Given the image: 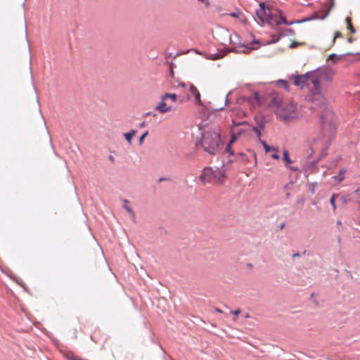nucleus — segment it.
Returning <instances> with one entry per match:
<instances>
[{
  "label": "nucleus",
  "instance_id": "obj_1",
  "mask_svg": "<svg viewBox=\"0 0 360 360\" xmlns=\"http://www.w3.org/2000/svg\"><path fill=\"white\" fill-rule=\"evenodd\" d=\"M207 124L198 125V129L201 134L199 143L205 152L211 155H217L221 151L224 141L221 140L220 132L207 129Z\"/></svg>",
  "mask_w": 360,
  "mask_h": 360
},
{
  "label": "nucleus",
  "instance_id": "obj_2",
  "mask_svg": "<svg viewBox=\"0 0 360 360\" xmlns=\"http://www.w3.org/2000/svg\"><path fill=\"white\" fill-rule=\"evenodd\" d=\"M259 8L255 11L256 16L259 19L262 24H268L271 29L278 31L277 22H279L280 15H283L281 9H276L274 12L271 11L270 8L266 5L265 2L259 4Z\"/></svg>",
  "mask_w": 360,
  "mask_h": 360
},
{
  "label": "nucleus",
  "instance_id": "obj_3",
  "mask_svg": "<svg viewBox=\"0 0 360 360\" xmlns=\"http://www.w3.org/2000/svg\"><path fill=\"white\" fill-rule=\"evenodd\" d=\"M308 72H312L308 77L307 81H310L311 84L314 85V88L312 89V94L309 97V100L314 101V99L317 98L320 103L323 102L324 98L323 96L321 94V85L320 82L322 80L323 77L320 74V70L319 68L313 70L309 71Z\"/></svg>",
  "mask_w": 360,
  "mask_h": 360
},
{
  "label": "nucleus",
  "instance_id": "obj_4",
  "mask_svg": "<svg viewBox=\"0 0 360 360\" xmlns=\"http://www.w3.org/2000/svg\"><path fill=\"white\" fill-rule=\"evenodd\" d=\"M223 35L226 38V39L221 43L225 46H226L227 44H232L233 45H238L239 47H245L248 50L255 49L254 47L250 46V44H246L245 42H243L240 36L236 32H234L233 36H232L229 30H224Z\"/></svg>",
  "mask_w": 360,
  "mask_h": 360
},
{
  "label": "nucleus",
  "instance_id": "obj_5",
  "mask_svg": "<svg viewBox=\"0 0 360 360\" xmlns=\"http://www.w3.org/2000/svg\"><path fill=\"white\" fill-rule=\"evenodd\" d=\"M217 171H214L210 167H205L199 176V179L203 183H210L217 179Z\"/></svg>",
  "mask_w": 360,
  "mask_h": 360
},
{
  "label": "nucleus",
  "instance_id": "obj_6",
  "mask_svg": "<svg viewBox=\"0 0 360 360\" xmlns=\"http://www.w3.org/2000/svg\"><path fill=\"white\" fill-rule=\"evenodd\" d=\"M230 52L244 53H248L245 50H243V51L238 50L236 46H232L230 48H228L226 46L224 48V51L217 52L214 54H212V55H211V57L210 58L212 60H219V59L224 58L227 53H230Z\"/></svg>",
  "mask_w": 360,
  "mask_h": 360
},
{
  "label": "nucleus",
  "instance_id": "obj_7",
  "mask_svg": "<svg viewBox=\"0 0 360 360\" xmlns=\"http://www.w3.org/2000/svg\"><path fill=\"white\" fill-rule=\"evenodd\" d=\"M312 72H306L304 75H298L292 76V77L294 78V85L296 86H300L301 88H303L304 85L307 82V77Z\"/></svg>",
  "mask_w": 360,
  "mask_h": 360
},
{
  "label": "nucleus",
  "instance_id": "obj_8",
  "mask_svg": "<svg viewBox=\"0 0 360 360\" xmlns=\"http://www.w3.org/2000/svg\"><path fill=\"white\" fill-rule=\"evenodd\" d=\"M319 69L320 70L321 75L323 77L322 80L330 81L332 79V77L333 75L332 69L329 67L319 68Z\"/></svg>",
  "mask_w": 360,
  "mask_h": 360
},
{
  "label": "nucleus",
  "instance_id": "obj_9",
  "mask_svg": "<svg viewBox=\"0 0 360 360\" xmlns=\"http://www.w3.org/2000/svg\"><path fill=\"white\" fill-rule=\"evenodd\" d=\"M331 10L328 8L327 11L325 13L324 15L320 16L319 15L317 12H314L311 16L305 18L306 22H309L314 20H325L327 16L329 15Z\"/></svg>",
  "mask_w": 360,
  "mask_h": 360
},
{
  "label": "nucleus",
  "instance_id": "obj_10",
  "mask_svg": "<svg viewBox=\"0 0 360 360\" xmlns=\"http://www.w3.org/2000/svg\"><path fill=\"white\" fill-rule=\"evenodd\" d=\"M354 54L351 52H348L341 55H337L335 53H331L327 60H330L333 64L336 63L338 60L342 59L346 56H353Z\"/></svg>",
  "mask_w": 360,
  "mask_h": 360
},
{
  "label": "nucleus",
  "instance_id": "obj_11",
  "mask_svg": "<svg viewBox=\"0 0 360 360\" xmlns=\"http://www.w3.org/2000/svg\"><path fill=\"white\" fill-rule=\"evenodd\" d=\"M190 91L195 96L196 103L199 105H203L202 102L200 99V94L198 89L193 84H191Z\"/></svg>",
  "mask_w": 360,
  "mask_h": 360
},
{
  "label": "nucleus",
  "instance_id": "obj_12",
  "mask_svg": "<svg viewBox=\"0 0 360 360\" xmlns=\"http://www.w3.org/2000/svg\"><path fill=\"white\" fill-rule=\"evenodd\" d=\"M172 108L171 106H167L165 101L162 100L159 104L155 108V110H158L161 113H165L169 111H171Z\"/></svg>",
  "mask_w": 360,
  "mask_h": 360
},
{
  "label": "nucleus",
  "instance_id": "obj_13",
  "mask_svg": "<svg viewBox=\"0 0 360 360\" xmlns=\"http://www.w3.org/2000/svg\"><path fill=\"white\" fill-rule=\"evenodd\" d=\"M234 160H240L241 162H247L248 157L247 155L242 152L238 153L236 154L234 159H229L228 162H233Z\"/></svg>",
  "mask_w": 360,
  "mask_h": 360
},
{
  "label": "nucleus",
  "instance_id": "obj_14",
  "mask_svg": "<svg viewBox=\"0 0 360 360\" xmlns=\"http://www.w3.org/2000/svg\"><path fill=\"white\" fill-rule=\"evenodd\" d=\"M278 115L281 120H290L292 117L290 112H285L284 109H278Z\"/></svg>",
  "mask_w": 360,
  "mask_h": 360
},
{
  "label": "nucleus",
  "instance_id": "obj_15",
  "mask_svg": "<svg viewBox=\"0 0 360 360\" xmlns=\"http://www.w3.org/2000/svg\"><path fill=\"white\" fill-rule=\"evenodd\" d=\"M123 202L124 203L123 205L124 209H125L127 211V212L131 215V217L133 219H134L136 217V214H135V212H134V210H132V208L128 205V204L129 203V201L127 199H124V200H123Z\"/></svg>",
  "mask_w": 360,
  "mask_h": 360
},
{
  "label": "nucleus",
  "instance_id": "obj_16",
  "mask_svg": "<svg viewBox=\"0 0 360 360\" xmlns=\"http://www.w3.org/2000/svg\"><path fill=\"white\" fill-rule=\"evenodd\" d=\"M295 32L292 28H285L284 30L281 31L280 30V36L285 37V36H295Z\"/></svg>",
  "mask_w": 360,
  "mask_h": 360
},
{
  "label": "nucleus",
  "instance_id": "obj_17",
  "mask_svg": "<svg viewBox=\"0 0 360 360\" xmlns=\"http://www.w3.org/2000/svg\"><path fill=\"white\" fill-rule=\"evenodd\" d=\"M162 100L165 101L167 98H170L172 101L176 102L178 96L175 93H166L161 97Z\"/></svg>",
  "mask_w": 360,
  "mask_h": 360
},
{
  "label": "nucleus",
  "instance_id": "obj_18",
  "mask_svg": "<svg viewBox=\"0 0 360 360\" xmlns=\"http://www.w3.org/2000/svg\"><path fill=\"white\" fill-rule=\"evenodd\" d=\"M283 160L285 162V166L288 167V165L292 162L290 158L289 153L287 150H284L283 153Z\"/></svg>",
  "mask_w": 360,
  "mask_h": 360
},
{
  "label": "nucleus",
  "instance_id": "obj_19",
  "mask_svg": "<svg viewBox=\"0 0 360 360\" xmlns=\"http://www.w3.org/2000/svg\"><path fill=\"white\" fill-rule=\"evenodd\" d=\"M276 83L278 86H281L285 90H288L289 88V82L285 79H278Z\"/></svg>",
  "mask_w": 360,
  "mask_h": 360
},
{
  "label": "nucleus",
  "instance_id": "obj_20",
  "mask_svg": "<svg viewBox=\"0 0 360 360\" xmlns=\"http://www.w3.org/2000/svg\"><path fill=\"white\" fill-rule=\"evenodd\" d=\"M279 22H277V25H281L285 24V25H294L293 20L292 21H288L287 20L286 18L283 15H280V20Z\"/></svg>",
  "mask_w": 360,
  "mask_h": 360
},
{
  "label": "nucleus",
  "instance_id": "obj_21",
  "mask_svg": "<svg viewBox=\"0 0 360 360\" xmlns=\"http://www.w3.org/2000/svg\"><path fill=\"white\" fill-rule=\"evenodd\" d=\"M225 152L229 154V157L233 156L235 158L236 154L234 153L233 149L232 148V145L227 143L225 147Z\"/></svg>",
  "mask_w": 360,
  "mask_h": 360
},
{
  "label": "nucleus",
  "instance_id": "obj_22",
  "mask_svg": "<svg viewBox=\"0 0 360 360\" xmlns=\"http://www.w3.org/2000/svg\"><path fill=\"white\" fill-rule=\"evenodd\" d=\"M346 170L345 169H341L339 172V174L337 176H334V179L337 180L338 182H341L345 176L344 174L345 173Z\"/></svg>",
  "mask_w": 360,
  "mask_h": 360
},
{
  "label": "nucleus",
  "instance_id": "obj_23",
  "mask_svg": "<svg viewBox=\"0 0 360 360\" xmlns=\"http://www.w3.org/2000/svg\"><path fill=\"white\" fill-rule=\"evenodd\" d=\"M255 120L257 124V125L255 127H257L258 129H259L260 130H263L265 127V123L261 119L258 118L257 117H255Z\"/></svg>",
  "mask_w": 360,
  "mask_h": 360
},
{
  "label": "nucleus",
  "instance_id": "obj_24",
  "mask_svg": "<svg viewBox=\"0 0 360 360\" xmlns=\"http://www.w3.org/2000/svg\"><path fill=\"white\" fill-rule=\"evenodd\" d=\"M346 22L347 24V29L353 34H354L356 32V30L355 28L353 27L352 24V22H351V18H349V17H347L346 19Z\"/></svg>",
  "mask_w": 360,
  "mask_h": 360
},
{
  "label": "nucleus",
  "instance_id": "obj_25",
  "mask_svg": "<svg viewBox=\"0 0 360 360\" xmlns=\"http://www.w3.org/2000/svg\"><path fill=\"white\" fill-rule=\"evenodd\" d=\"M281 101L277 98H272L270 102V105H276L277 107L281 106Z\"/></svg>",
  "mask_w": 360,
  "mask_h": 360
},
{
  "label": "nucleus",
  "instance_id": "obj_26",
  "mask_svg": "<svg viewBox=\"0 0 360 360\" xmlns=\"http://www.w3.org/2000/svg\"><path fill=\"white\" fill-rule=\"evenodd\" d=\"M276 32H278V35H276V34L271 35V41L270 42L271 44H274V43L278 42L280 40L281 37H282V36H280V30H278V31H276Z\"/></svg>",
  "mask_w": 360,
  "mask_h": 360
},
{
  "label": "nucleus",
  "instance_id": "obj_27",
  "mask_svg": "<svg viewBox=\"0 0 360 360\" xmlns=\"http://www.w3.org/2000/svg\"><path fill=\"white\" fill-rule=\"evenodd\" d=\"M338 196L337 194H333L330 199V203L331 206L333 207V210H336V204H335V198Z\"/></svg>",
  "mask_w": 360,
  "mask_h": 360
},
{
  "label": "nucleus",
  "instance_id": "obj_28",
  "mask_svg": "<svg viewBox=\"0 0 360 360\" xmlns=\"http://www.w3.org/2000/svg\"><path fill=\"white\" fill-rule=\"evenodd\" d=\"M124 137L128 143H129V144L131 143L132 139H133L132 136H131L129 133L127 132V133L124 134Z\"/></svg>",
  "mask_w": 360,
  "mask_h": 360
},
{
  "label": "nucleus",
  "instance_id": "obj_29",
  "mask_svg": "<svg viewBox=\"0 0 360 360\" xmlns=\"http://www.w3.org/2000/svg\"><path fill=\"white\" fill-rule=\"evenodd\" d=\"M252 130L254 132H255V133H256L257 136V138H258V139H259V138L261 137V135H262L261 131H262V130H260L259 129H258L257 127H255V126H253V127H252Z\"/></svg>",
  "mask_w": 360,
  "mask_h": 360
},
{
  "label": "nucleus",
  "instance_id": "obj_30",
  "mask_svg": "<svg viewBox=\"0 0 360 360\" xmlns=\"http://www.w3.org/2000/svg\"><path fill=\"white\" fill-rule=\"evenodd\" d=\"M217 179H218L219 181H222L226 176L225 173L224 172H222L221 171L217 172Z\"/></svg>",
  "mask_w": 360,
  "mask_h": 360
},
{
  "label": "nucleus",
  "instance_id": "obj_31",
  "mask_svg": "<svg viewBox=\"0 0 360 360\" xmlns=\"http://www.w3.org/2000/svg\"><path fill=\"white\" fill-rule=\"evenodd\" d=\"M237 139L238 136L236 134H233L228 143L233 145L236 141Z\"/></svg>",
  "mask_w": 360,
  "mask_h": 360
},
{
  "label": "nucleus",
  "instance_id": "obj_32",
  "mask_svg": "<svg viewBox=\"0 0 360 360\" xmlns=\"http://www.w3.org/2000/svg\"><path fill=\"white\" fill-rule=\"evenodd\" d=\"M148 135V131H145L143 134L141 135V136L139 137V144L140 145H141L143 143V140Z\"/></svg>",
  "mask_w": 360,
  "mask_h": 360
},
{
  "label": "nucleus",
  "instance_id": "obj_33",
  "mask_svg": "<svg viewBox=\"0 0 360 360\" xmlns=\"http://www.w3.org/2000/svg\"><path fill=\"white\" fill-rule=\"evenodd\" d=\"M265 152L267 153L271 150H274L278 152V149L276 148L274 146H271L269 145L266 146V147L264 148Z\"/></svg>",
  "mask_w": 360,
  "mask_h": 360
},
{
  "label": "nucleus",
  "instance_id": "obj_34",
  "mask_svg": "<svg viewBox=\"0 0 360 360\" xmlns=\"http://www.w3.org/2000/svg\"><path fill=\"white\" fill-rule=\"evenodd\" d=\"M254 99H255L258 104H261L260 102V96L258 91H255L254 93Z\"/></svg>",
  "mask_w": 360,
  "mask_h": 360
},
{
  "label": "nucleus",
  "instance_id": "obj_35",
  "mask_svg": "<svg viewBox=\"0 0 360 360\" xmlns=\"http://www.w3.org/2000/svg\"><path fill=\"white\" fill-rule=\"evenodd\" d=\"M229 94H231V92H229V93L226 95V96L224 105V106H222V107H220V108H217V109H216V110H217V111H221V110H224V106H225L226 105H227V103H228V101H229V100H228V96H229Z\"/></svg>",
  "mask_w": 360,
  "mask_h": 360
},
{
  "label": "nucleus",
  "instance_id": "obj_36",
  "mask_svg": "<svg viewBox=\"0 0 360 360\" xmlns=\"http://www.w3.org/2000/svg\"><path fill=\"white\" fill-rule=\"evenodd\" d=\"M339 37H342V34L340 32H336L335 33L334 37L333 39V44H334L335 41V39Z\"/></svg>",
  "mask_w": 360,
  "mask_h": 360
},
{
  "label": "nucleus",
  "instance_id": "obj_37",
  "mask_svg": "<svg viewBox=\"0 0 360 360\" xmlns=\"http://www.w3.org/2000/svg\"><path fill=\"white\" fill-rule=\"evenodd\" d=\"M248 124V122L247 121H243L240 122H236L233 121V124L236 127H239L241 125H246Z\"/></svg>",
  "mask_w": 360,
  "mask_h": 360
},
{
  "label": "nucleus",
  "instance_id": "obj_38",
  "mask_svg": "<svg viewBox=\"0 0 360 360\" xmlns=\"http://www.w3.org/2000/svg\"><path fill=\"white\" fill-rule=\"evenodd\" d=\"M300 44H302V43L294 41H292V42L290 44L289 48H290V49H294V48L297 47V46L298 45H300Z\"/></svg>",
  "mask_w": 360,
  "mask_h": 360
},
{
  "label": "nucleus",
  "instance_id": "obj_39",
  "mask_svg": "<svg viewBox=\"0 0 360 360\" xmlns=\"http://www.w3.org/2000/svg\"><path fill=\"white\" fill-rule=\"evenodd\" d=\"M348 200H349L348 196H346V195H343L340 198V200L342 201V202L343 204H346L348 202Z\"/></svg>",
  "mask_w": 360,
  "mask_h": 360
},
{
  "label": "nucleus",
  "instance_id": "obj_40",
  "mask_svg": "<svg viewBox=\"0 0 360 360\" xmlns=\"http://www.w3.org/2000/svg\"><path fill=\"white\" fill-rule=\"evenodd\" d=\"M286 167L293 172L299 171V168L297 167L290 166V164L288 165V167Z\"/></svg>",
  "mask_w": 360,
  "mask_h": 360
},
{
  "label": "nucleus",
  "instance_id": "obj_41",
  "mask_svg": "<svg viewBox=\"0 0 360 360\" xmlns=\"http://www.w3.org/2000/svg\"><path fill=\"white\" fill-rule=\"evenodd\" d=\"M171 178L169 177H160L158 180L159 183L164 181H171Z\"/></svg>",
  "mask_w": 360,
  "mask_h": 360
},
{
  "label": "nucleus",
  "instance_id": "obj_42",
  "mask_svg": "<svg viewBox=\"0 0 360 360\" xmlns=\"http://www.w3.org/2000/svg\"><path fill=\"white\" fill-rule=\"evenodd\" d=\"M240 312H241V311L240 309H237L231 311V313L234 314L235 316L239 315Z\"/></svg>",
  "mask_w": 360,
  "mask_h": 360
},
{
  "label": "nucleus",
  "instance_id": "obj_43",
  "mask_svg": "<svg viewBox=\"0 0 360 360\" xmlns=\"http://www.w3.org/2000/svg\"><path fill=\"white\" fill-rule=\"evenodd\" d=\"M293 22H294V24H301V23H303V22H306V20H305V18H304L301 19V20H293Z\"/></svg>",
  "mask_w": 360,
  "mask_h": 360
},
{
  "label": "nucleus",
  "instance_id": "obj_44",
  "mask_svg": "<svg viewBox=\"0 0 360 360\" xmlns=\"http://www.w3.org/2000/svg\"><path fill=\"white\" fill-rule=\"evenodd\" d=\"M271 158L274 160H278L280 158V155L278 154V152L273 153L271 155Z\"/></svg>",
  "mask_w": 360,
  "mask_h": 360
},
{
  "label": "nucleus",
  "instance_id": "obj_45",
  "mask_svg": "<svg viewBox=\"0 0 360 360\" xmlns=\"http://www.w3.org/2000/svg\"><path fill=\"white\" fill-rule=\"evenodd\" d=\"M259 141L261 143V144L263 146L264 148H265L266 147V146H268V144L266 143V142L262 139H261V137L259 139H258Z\"/></svg>",
  "mask_w": 360,
  "mask_h": 360
},
{
  "label": "nucleus",
  "instance_id": "obj_46",
  "mask_svg": "<svg viewBox=\"0 0 360 360\" xmlns=\"http://www.w3.org/2000/svg\"><path fill=\"white\" fill-rule=\"evenodd\" d=\"M259 141L261 143V144L263 146L264 148H265L266 147V146H268V144L266 143V142L262 139H261V137L259 139H258Z\"/></svg>",
  "mask_w": 360,
  "mask_h": 360
},
{
  "label": "nucleus",
  "instance_id": "obj_47",
  "mask_svg": "<svg viewBox=\"0 0 360 360\" xmlns=\"http://www.w3.org/2000/svg\"><path fill=\"white\" fill-rule=\"evenodd\" d=\"M330 1V6L328 7V8L330 10H332L333 8V7L335 6V0H329Z\"/></svg>",
  "mask_w": 360,
  "mask_h": 360
},
{
  "label": "nucleus",
  "instance_id": "obj_48",
  "mask_svg": "<svg viewBox=\"0 0 360 360\" xmlns=\"http://www.w3.org/2000/svg\"><path fill=\"white\" fill-rule=\"evenodd\" d=\"M127 133H129L131 136H134V135H136V134L137 133V131L135 130V129H131L129 131H128Z\"/></svg>",
  "mask_w": 360,
  "mask_h": 360
},
{
  "label": "nucleus",
  "instance_id": "obj_49",
  "mask_svg": "<svg viewBox=\"0 0 360 360\" xmlns=\"http://www.w3.org/2000/svg\"><path fill=\"white\" fill-rule=\"evenodd\" d=\"M259 41L258 39H254L250 43H248V44H250V46H252V44H259Z\"/></svg>",
  "mask_w": 360,
  "mask_h": 360
},
{
  "label": "nucleus",
  "instance_id": "obj_50",
  "mask_svg": "<svg viewBox=\"0 0 360 360\" xmlns=\"http://www.w3.org/2000/svg\"><path fill=\"white\" fill-rule=\"evenodd\" d=\"M147 126V122L146 121L142 122L139 124V127L143 128Z\"/></svg>",
  "mask_w": 360,
  "mask_h": 360
},
{
  "label": "nucleus",
  "instance_id": "obj_51",
  "mask_svg": "<svg viewBox=\"0 0 360 360\" xmlns=\"http://www.w3.org/2000/svg\"><path fill=\"white\" fill-rule=\"evenodd\" d=\"M230 15H231V17H233V18H237V17H238V13H236V12H233V13H231L230 14Z\"/></svg>",
  "mask_w": 360,
  "mask_h": 360
},
{
  "label": "nucleus",
  "instance_id": "obj_52",
  "mask_svg": "<svg viewBox=\"0 0 360 360\" xmlns=\"http://www.w3.org/2000/svg\"><path fill=\"white\" fill-rule=\"evenodd\" d=\"M300 257V252H295L292 255V257Z\"/></svg>",
  "mask_w": 360,
  "mask_h": 360
},
{
  "label": "nucleus",
  "instance_id": "obj_53",
  "mask_svg": "<svg viewBox=\"0 0 360 360\" xmlns=\"http://www.w3.org/2000/svg\"><path fill=\"white\" fill-rule=\"evenodd\" d=\"M204 3L206 7L210 5L209 0H205Z\"/></svg>",
  "mask_w": 360,
  "mask_h": 360
},
{
  "label": "nucleus",
  "instance_id": "obj_54",
  "mask_svg": "<svg viewBox=\"0 0 360 360\" xmlns=\"http://www.w3.org/2000/svg\"><path fill=\"white\" fill-rule=\"evenodd\" d=\"M152 115V112H147L143 116V117H146V116H148V115Z\"/></svg>",
  "mask_w": 360,
  "mask_h": 360
},
{
  "label": "nucleus",
  "instance_id": "obj_55",
  "mask_svg": "<svg viewBox=\"0 0 360 360\" xmlns=\"http://www.w3.org/2000/svg\"><path fill=\"white\" fill-rule=\"evenodd\" d=\"M353 41H354V39H353L352 37H349V38L347 39V41H348L349 43H352V42H353Z\"/></svg>",
  "mask_w": 360,
  "mask_h": 360
},
{
  "label": "nucleus",
  "instance_id": "obj_56",
  "mask_svg": "<svg viewBox=\"0 0 360 360\" xmlns=\"http://www.w3.org/2000/svg\"><path fill=\"white\" fill-rule=\"evenodd\" d=\"M284 226H285V224H284V223H283V224H281L280 225L279 229H283L284 228Z\"/></svg>",
  "mask_w": 360,
  "mask_h": 360
},
{
  "label": "nucleus",
  "instance_id": "obj_57",
  "mask_svg": "<svg viewBox=\"0 0 360 360\" xmlns=\"http://www.w3.org/2000/svg\"><path fill=\"white\" fill-rule=\"evenodd\" d=\"M310 150H311V153H310V154L309 155V157H310V156L313 154V153H314V150H313V149H312L311 148H310Z\"/></svg>",
  "mask_w": 360,
  "mask_h": 360
},
{
  "label": "nucleus",
  "instance_id": "obj_58",
  "mask_svg": "<svg viewBox=\"0 0 360 360\" xmlns=\"http://www.w3.org/2000/svg\"><path fill=\"white\" fill-rule=\"evenodd\" d=\"M109 159H110V160H112V161H113V160H114V158H113V156H112V155H109Z\"/></svg>",
  "mask_w": 360,
  "mask_h": 360
},
{
  "label": "nucleus",
  "instance_id": "obj_59",
  "mask_svg": "<svg viewBox=\"0 0 360 360\" xmlns=\"http://www.w3.org/2000/svg\"><path fill=\"white\" fill-rule=\"evenodd\" d=\"M337 225H338V226L342 225V222H341V221H337Z\"/></svg>",
  "mask_w": 360,
  "mask_h": 360
},
{
  "label": "nucleus",
  "instance_id": "obj_60",
  "mask_svg": "<svg viewBox=\"0 0 360 360\" xmlns=\"http://www.w3.org/2000/svg\"><path fill=\"white\" fill-rule=\"evenodd\" d=\"M313 302L315 304V305L318 306V302L316 300H314Z\"/></svg>",
  "mask_w": 360,
  "mask_h": 360
},
{
  "label": "nucleus",
  "instance_id": "obj_61",
  "mask_svg": "<svg viewBox=\"0 0 360 360\" xmlns=\"http://www.w3.org/2000/svg\"><path fill=\"white\" fill-rule=\"evenodd\" d=\"M253 18H254L255 21H256V22H257V23L259 25L262 26V25L259 24V23L257 22V19H256L255 17H253Z\"/></svg>",
  "mask_w": 360,
  "mask_h": 360
},
{
  "label": "nucleus",
  "instance_id": "obj_62",
  "mask_svg": "<svg viewBox=\"0 0 360 360\" xmlns=\"http://www.w3.org/2000/svg\"><path fill=\"white\" fill-rule=\"evenodd\" d=\"M170 74H171V75H172V76H173V75H174V71H173V70H172V69H171V70H170Z\"/></svg>",
  "mask_w": 360,
  "mask_h": 360
},
{
  "label": "nucleus",
  "instance_id": "obj_63",
  "mask_svg": "<svg viewBox=\"0 0 360 360\" xmlns=\"http://www.w3.org/2000/svg\"><path fill=\"white\" fill-rule=\"evenodd\" d=\"M247 266H249V267H252V264H250V263L248 264Z\"/></svg>",
  "mask_w": 360,
  "mask_h": 360
},
{
  "label": "nucleus",
  "instance_id": "obj_64",
  "mask_svg": "<svg viewBox=\"0 0 360 360\" xmlns=\"http://www.w3.org/2000/svg\"><path fill=\"white\" fill-rule=\"evenodd\" d=\"M217 311L219 313H222V311L221 309H217Z\"/></svg>",
  "mask_w": 360,
  "mask_h": 360
}]
</instances>
